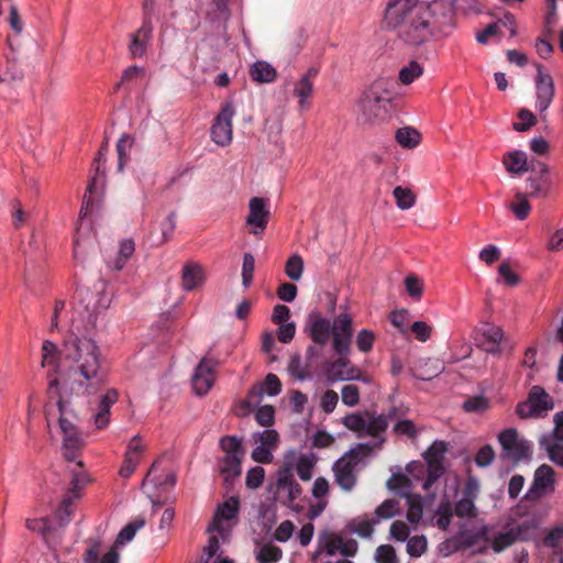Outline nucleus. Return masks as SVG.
Listing matches in <instances>:
<instances>
[{"label": "nucleus", "instance_id": "obj_1", "mask_svg": "<svg viewBox=\"0 0 563 563\" xmlns=\"http://www.w3.org/2000/svg\"><path fill=\"white\" fill-rule=\"evenodd\" d=\"M383 24L396 30L398 37L411 47L430 40L450 36L455 26L453 2H388Z\"/></svg>", "mask_w": 563, "mask_h": 563}, {"label": "nucleus", "instance_id": "obj_2", "mask_svg": "<svg viewBox=\"0 0 563 563\" xmlns=\"http://www.w3.org/2000/svg\"><path fill=\"white\" fill-rule=\"evenodd\" d=\"M70 363L68 379L64 383L65 396H92L107 385V372L97 342L88 335H71L60 351Z\"/></svg>", "mask_w": 563, "mask_h": 563}, {"label": "nucleus", "instance_id": "obj_3", "mask_svg": "<svg viewBox=\"0 0 563 563\" xmlns=\"http://www.w3.org/2000/svg\"><path fill=\"white\" fill-rule=\"evenodd\" d=\"M395 82L391 77H377L361 93L356 102L357 121L375 125L387 122L393 113Z\"/></svg>", "mask_w": 563, "mask_h": 563}, {"label": "nucleus", "instance_id": "obj_4", "mask_svg": "<svg viewBox=\"0 0 563 563\" xmlns=\"http://www.w3.org/2000/svg\"><path fill=\"white\" fill-rule=\"evenodd\" d=\"M397 409L393 408L388 415H376L371 411L353 412L342 419L343 426L356 432L358 437L368 435L379 439L377 448L385 442L384 434L388 428L389 420L396 418Z\"/></svg>", "mask_w": 563, "mask_h": 563}, {"label": "nucleus", "instance_id": "obj_5", "mask_svg": "<svg viewBox=\"0 0 563 563\" xmlns=\"http://www.w3.org/2000/svg\"><path fill=\"white\" fill-rule=\"evenodd\" d=\"M373 451L367 443H360L344 453L332 466L334 481L345 492H351L357 481L360 464Z\"/></svg>", "mask_w": 563, "mask_h": 563}, {"label": "nucleus", "instance_id": "obj_6", "mask_svg": "<svg viewBox=\"0 0 563 563\" xmlns=\"http://www.w3.org/2000/svg\"><path fill=\"white\" fill-rule=\"evenodd\" d=\"M63 455L68 462H76L75 468L70 470V490L76 493L88 483V476L82 470V462L77 460L80 451L85 446V441L77 428L63 432Z\"/></svg>", "mask_w": 563, "mask_h": 563}, {"label": "nucleus", "instance_id": "obj_7", "mask_svg": "<svg viewBox=\"0 0 563 563\" xmlns=\"http://www.w3.org/2000/svg\"><path fill=\"white\" fill-rule=\"evenodd\" d=\"M551 396L540 386H533L526 401L518 404L517 415L521 419L540 418L553 409Z\"/></svg>", "mask_w": 563, "mask_h": 563}, {"label": "nucleus", "instance_id": "obj_8", "mask_svg": "<svg viewBox=\"0 0 563 563\" xmlns=\"http://www.w3.org/2000/svg\"><path fill=\"white\" fill-rule=\"evenodd\" d=\"M339 357L329 362L325 365L324 373L328 382H343V380H361L365 384H371L372 378L367 375H364L361 369L351 365L349 360V354H338Z\"/></svg>", "mask_w": 563, "mask_h": 563}, {"label": "nucleus", "instance_id": "obj_9", "mask_svg": "<svg viewBox=\"0 0 563 563\" xmlns=\"http://www.w3.org/2000/svg\"><path fill=\"white\" fill-rule=\"evenodd\" d=\"M481 494V485L476 477L468 476L465 481L461 497L454 505V514L459 518L475 519L479 511L475 504Z\"/></svg>", "mask_w": 563, "mask_h": 563}, {"label": "nucleus", "instance_id": "obj_10", "mask_svg": "<svg viewBox=\"0 0 563 563\" xmlns=\"http://www.w3.org/2000/svg\"><path fill=\"white\" fill-rule=\"evenodd\" d=\"M446 451L448 445L445 442L434 441L423 454L428 465V475L422 484L424 490H429L432 485L445 473L444 460Z\"/></svg>", "mask_w": 563, "mask_h": 563}, {"label": "nucleus", "instance_id": "obj_11", "mask_svg": "<svg viewBox=\"0 0 563 563\" xmlns=\"http://www.w3.org/2000/svg\"><path fill=\"white\" fill-rule=\"evenodd\" d=\"M498 441L503 448L504 456L514 462L528 459L531 454L530 442L521 438L515 428L501 431Z\"/></svg>", "mask_w": 563, "mask_h": 563}, {"label": "nucleus", "instance_id": "obj_12", "mask_svg": "<svg viewBox=\"0 0 563 563\" xmlns=\"http://www.w3.org/2000/svg\"><path fill=\"white\" fill-rule=\"evenodd\" d=\"M332 329V347L336 354H350L351 341L353 336V318L350 313L343 312L338 314Z\"/></svg>", "mask_w": 563, "mask_h": 563}, {"label": "nucleus", "instance_id": "obj_13", "mask_svg": "<svg viewBox=\"0 0 563 563\" xmlns=\"http://www.w3.org/2000/svg\"><path fill=\"white\" fill-rule=\"evenodd\" d=\"M536 68L537 108L540 111L542 119L545 120V112L551 106L555 95V86L551 75L544 71L542 65L536 64Z\"/></svg>", "mask_w": 563, "mask_h": 563}, {"label": "nucleus", "instance_id": "obj_14", "mask_svg": "<svg viewBox=\"0 0 563 563\" xmlns=\"http://www.w3.org/2000/svg\"><path fill=\"white\" fill-rule=\"evenodd\" d=\"M235 114L232 103H225L211 128V139L220 146H228L232 142V119Z\"/></svg>", "mask_w": 563, "mask_h": 563}, {"label": "nucleus", "instance_id": "obj_15", "mask_svg": "<svg viewBox=\"0 0 563 563\" xmlns=\"http://www.w3.org/2000/svg\"><path fill=\"white\" fill-rule=\"evenodd\" d=\"M554 471L551 466L542 464L536 470L533 484L527 492L525 498L538 500L554 490Z\"/></svg>", "mask_w": 563, "mask_h": 563}, {"label": "nucleus", "instance_id": "obj_16", "mask_svg": "<svg viewBox=\"0 0 563 563\" xmlns=\"http://www.w3.org/2000/svg\"><path fill=\"white\" fill-rule=\"evenodd\" d=\"M119 393L114 388L107 389L92 408L91 420L98 430L106 429L110 423L111 407L118 401Z\"/></svg>", "mask_w": 563, "mask_h": 563}, {"label": "nucleus", "instance_id": "obj_17", "mask_svg": "<svg viewBox=\"0 0 563 563\" xmlns=\"http://www.w3.org/2000/svg\"><path fill=\"white\" fill-rule=\"evenodd\" d=\"M217 365L216 361L207 357L199 362L192 375V388L197 395H206L213 386Z\"/></svg>", "mask_w": 563, "mask_h": 563}, {"label": "nucleus", "instance_id": "obj_18", "mask_svg": "<svg viewBox=\"0 0 563 563\" xmlns=\"http://www.w3.org/2000/svg\"><path fill=\"white\" fill-rule=\"evenodd\" d=\"M269 219V210L264 198L254 197L249 203V214L246 224L251 227L250 232L260 235L267 227Z\"/></svg>", "mask_w": 563, "mask_h": 563}, {"label": "nucleus", "instance_id": "obj_19", "mask_svg": "<svg viewBox=\"0 0 563 563\" xmlns=\"http://www.w3.org/2000/svg\"><path fill=\"white\" fill-rule=\"evenodd\" d=\"M541 448L547 452L548 457L558 466L563 467V426L556 424L551 434L540 439Z\"/></svg>", "mask_w": 563, "mask_h": 563}, {"label": "nucleus", "instance_id": "obj_20", "mask_svg": "<svg viewBox=\"0 0 563 563\" xmlns=\"http://www.w3.org/2000/svg\"><path fill=\"white\" fill-rule=\"evenodd\" d=\"M58 354L59 351L57 349V345L53 343L52 341H44L42 345V366H49L53 365L54 369L47 373V379H48V393L51 395H59L58 389V378H57V362H58Z\"/></svg>", "mask_w": 563, "mask_h": 563}, {"label": "nucleus", "instance_id": "obj_21", "mask_svg": "<svg viewBox=\"0 0 563 563\" xmlns=\"http://www.w3.org/2000/svg\"><path fill=\"white\" fill-rule=\"evenodd\" d=\"M318 75V69L310 67L294 87V95L298 98V104L300 110H307L309 108L308 99L313 93V80Z\"/></svg>", "mask_w": 563, "mask_h": 563}, {"label": "nucleus", "instance_id": "obj_22", "mask_svg": "<svg viewBox=\"0 0 563 563\" xmlns=\"http://www.w3.org/2000/svg\"><path fill=\"white\" fill-rule=\"evenodd\" d=\"M309 335L319 345H325L332 334L331 322L319 313L309 316Z\"/></svg>", "mask_w": 563, "mask_h": 563}, {"label": "nucleus", "instance_id": "obj_23", "mask_svg": "<svg viewBox=\"0 0 563 563\" xmlns=\"http://www.w3.org/2000/svg\"><path fill=\"white\" fill-rule=\"evenodd\" d=\"M239 511V500L238 498H230L224 501L216 511L212 522L209 525L207 531L212 533L217 531L222 534L223 528L221 526V520H231L236 517Z\"/></svg>", "mask_w": 563, "mask_h": 563}, {"label": "nucleus", "instance_id": "obj_24", "mask_svg": "<svg viewBox=\"0 0 563 563\" xmlns=\"http://www.w3.org/2000/svg\"><path fill=\"white\" fill-rule=\"evenodd\" d=\"M504 330L495 324H488L483 330L484 342L482 343L483 350L492 355H499L501 353L500 342L504 340Z\"/></svg>", "mask_w": 563, "mask_h": 563}, {"label": "nucleus", "instance_id": "obj_25", "mask_svg": "<svg viewBox=\"0 0 563 563\" xmlns=\"http://www.w3.org/2000/svg\"><path fill=\"white\" fill-rule=\"evenodd\" d=\"M152 30V25L145 21L143 25L132 34L129 45V51L132 57H142L145 54Z\"/></svg>", "mask_w": 563, "mask_h": 563}, {"label": "nucleus", "instance_id": "obj_26", "mask_svg": "<svg viewBox=\"0 0 563 563\" xmlns=\"http://www.w3.org/2000/svg\"><path fill=\"white\" fill-rule=\"evenodd\" d=\"M202 267L196 263H187L181 272V286L190 291L198 288L203 283Z\"/></svg>", "mask_w": 563, "mask_h": 563}, {"label": "nucleus", "instance_id": "obj_27", "mask_svg": "<svg viewBox=\"0 0 563 563\" xmlns=\"http://www.w3.org/2000/svg\"><path fill=\"white\" fill-rule=\"evenodd\" d=\"M503 164L510 174L521 175L528 172V156L522 151H510L503 157Z\"/></svg>", "mask_w": 563, "mask_h": 563}, {"label": "nucleus", "instance_id": "obj_28", "mask_svg": "<svg viewBox=\"0 0 563 563\" xmlns=\"http://www.w3.org/2000/svg\"><path fill=\"white\" fill-rule=\"evenodd\" d=\"M482 534L484 536L485 541L490 542L492 549L495 553H500L517 541L510 529L490 536L488 527L485 526L482 528Z\"/></svg>", "mask_w": 563, "mask_h": 563}, {"label": "nucleus", "instance_id": "obj_29", "mask_svg": "<svg viewBox=\"0 0 563 563\" xmlns=\"http://www.w3.org/2000/svg\"><path fill=\"white\" fill-rule=\"evenodd\" d=\"M135 251L134 241L131 239L122 240L113 258H108L107 264L114 271H121Z\"/></svg>", "mask_w": 563, "mask_h": 563}, {"label": "nucleus", "instance_id": "obj_30", "mask_svg": "<svg viewBox=\"0 0 563 563\" xmlns=\"http://www.w3.org/2000/svg\"><path fill=\"white\" fill-rule=\"evenodd\" d=\"M242 457L239 454L225 455L220 464V472L225 482H231L241 474Z\"/></svg>", "mask_w": 563, "mask_h": 563}, {"label": "nucleus", "instance_id": "obj_31", "mask_svg": "<svg viewBox=\"0 0 563 563\" xmlns=\"http://www.w3.org/2000/svg\"><path fill=\"white\" fill-rule=\"evenodd\" d=\"M276 69L268 63L258 60L250 68V76L257 82H272L276 78Z\"/></svg>", "mask_w": 563, "mask_h": 563}, {"label": "nucleus", "instance_id": "obj_32", "mask_svg": "<svg viewBox=\"0 0 563 563\" xmlns=\"http://www.w3.org/2000/svg\"><path fill=\"white\" fill-rule=\"evenodd\" d=\"M393 197L397 208L400 210H409L417 202V195L409 187L396 186L393 189Z\"/></svg>", "mask_w": 563, "mask_h": 563}, {"label": "nucleus", "instance_id": "obj_33", "mask_svg": "<svg viewBox=\"0 0 563 563\" xmlns=\"http://www.w3.org/2000/svg\"><path fill=\"white\" fill-rule=\"evenodd\" d=\"M395 137L401 147L413 148L420 143L421 134L415 128L405 126L396 131Z\"/></svg>", "mask_w": 563, "mask_h": 563}, {"label": "nucleus", "instance_id": "obj_34", "mask_svg": "<svg viewBox=\"0 0 563 563\" xmlns=\"http://www.w3.org/2000/svg\"><path fill=\"white\" fill-rule=\"evenodd\" d=\"M23 78V71L14 59H7L0 67V82L13 84Z\"/></svg>", "mask_w": 563, "mask_h": 563}, {"label": "nucleus", "instance_id": "obj_35", "mask_svg": "<svg viewBox=\"0 0 563 563\" xmlns=\"http://www.w3.org/2000/svg\"><path fill=\"white\" fill-rule=\"evenodd\" d=\"M107 151H108V140H106L102 143V145L97 154V157L92 162L95 175L92 176L91 180L89 181V184L87 186L88 192H92L99 178H102L104 176V168L102 167V165L106 161L104 155H106Z\"/></svg>", "mask_w": 563, "mask_h": 563}, {"label": "nucleus", "instance_id": "obj_36", "mask_svg": "<svg viewBox=\"0 0 563 563\" xmlns=\"http://www.w3.org/2000/svg\"><path fill=\"white\" fill-rule=\"evenodd\" d=\"M424 68L417 60L409 62L408 65L400 68L398 79L402 85H410L423 75Z\"/></svg>", "mask_w": 563, "mask_h": 563}, {"label": "nucleus", "instance_id": "obj_37", "mask_svg": "<svg viewBox=\"0 0 563 563\" xmlns=\"http://www.w3.org/2000/svg\"><path fill=\"white\" fill-rule=\"evenodd\" d=\"M454 514V508L449 500L441 501L435 510V525L439 529L445 531Z\"/></svg>", "mask_w": 563, "mask_h": 563}, {"label": "nucleus", "instance_id": "obj_38", "mask_svg": "<svg viewBox=\"0 0 563 563\" xmlns=\"http://www.w3.org/2000/svg\"><path fill=\"white\" fill-rule=\"evenodd\" d=\"M263 387L260 385H254L249 390L246 398L241 402L240 409L241 412L239 415L244 416L247 415L254 407L258 406L263 399Z\"/></svg>", "mask_w": 563, "mask_h": 563}, {"label": "nucleus", "instance_id": "obj_39", "mask_svg": "<svg viewBox=\"0 0 563 563\" xmlns=\"http://www.w3.org/2000/svg\"><path fill=\"white\" fill-rule=\"evenodd\" d=\"M145 526V519L143 517H137L133 521L129 522L118 534L115 540V545L124 544L131 541L136 531L142 529Z\"/></svg>", "mask_w": 563, "mask_h": 563}, {"label": "nucleus", "instance_id": "obj_40", "mask_svg": "<svg viewBox=\"0 0 563 563\" xmlns=\"http://www.w3.org/2000/svg\"><path fill=\"white\" fill-rule=\"evenodd\" d=\"M341 542L342 537L335 533L324 532L320 537V549L324 551L329 556H333L336 553H340Z\"/></svg>", "mask_w": 563, "mask_h": 563}, {"label": "nucleus", "instance_id": "obj_41", "mask_svg": "<svg viewBox=\"0 0 563 563\" xmlns=\"http://www.w3.org/2000/svg\"><path fill=\"white\" fill-rule=\"evenodd\" d=\"M282 556V549L272 543L264 544L256 553V560L260 563H275L279 561Z\"/></svg>", "mask_w": 563, "mask_h": 563}, {"label": "nucleus", "instance_id": "obj_42", "mask_svg": "<svg viewBox=\"0 0 563 563\" xmlns=\"http://www.w3.org/2000/svg\"><path fill=\"white\" fill-rule=\"evenodd\" d=\"M490 407V401L485 396H473L467 398L462 408L468 413H483Z\"/></svg>", "mask_w": 563, "mask_h": 563}, {"label": "nucleus", "instance_id": "obj_43", "mask_svg": "<svg viewBox=\"0 0 563 563\" xmlns=\"http://www.w3.org/2000/svg\"><path fill=\"white\" fill-rule=\"evenodd\" d=\"M377 521H372L367 517H358L353 519L349 527L352 532L358 534L362 538H369L373 534L374 528L373 526Z\"/></svg>", "mask_w": 563, "mask_h": 563}, {"label": "nucleus", "instance_id": "obj_44", "mask_svg": "<svg viewBox=\"0 0 563 563\" xmlns=\"http://www.w3.org/2000/svg\"><path fill=\"white\" fill-rule=\"evenodd\" d=\"M303 272V260L298 254H292L286 262L285 274L291 280H299Z\"/></svg>", "mask_w": 563, "mask_h": 563}, {"label": "nucleus", "instance_id": "obj_45", "mask_svg": "<svg viewBox=\"0 0 563 563\" xmlns=\"http://www.w3.org/2000/svg\"><path fill=\"white\" fill-rule=\"evenodd\" d=\"M404 285L407 294L415 300H420L423 294V282L415 274L405 277Z\"/></svg>", "mask_w": 563, "mask_h": 563}, {"label": "nucleus", "instance_id": "obj_46", "mask_svg": "<svg viewBox=\"0 0 563 563\" xmlns=\"http://www.w3.org/2000/svg\"><path fill=\"white\" fill-rule=\"evenodd\" d=\"M252 437L255 442L271 451L276 448L279 441V435L274 429H267L263 432H255Z\"/></svg>", "mask_w": 563, "mask_h": 563}, {"label": "nucleus", "instance_id": "obj_47", "mask_svg": "<svg viewBox=\"0 0 563 563\" xmlns=\"http://www.w3.org/2000/svg\"><path fill=\"white\" fill-rule=\"evenodd\" d=\"M443 371V367L439 364L438 361L427 360L423 366L418 368V373L415 376L422 380H429L435 376H438Z\"/></svg>", "mask_w": 563, "mask_h": 563}, {"label": "nucleus", "instance_id": "obj_48", "mask_svg": "<svg viewBox=\"0 0 563 563\" xmlns=\"http://www.w3.org/2000/svg\"><path fill=\"white\" fill-rule=\"evenodd\" d=\"M133 145V137L129 134H123L118 143H117V151L119 156V169L122 170L125 163L129 159V153Z\"/></svg>", "mask_w": 563, "mask_h": 563}, {"label": "nucleus", "instance_id": "obj_49", "mask_svg": "<svg viewBox=\"0 0 563 563\" xmlns=\"http://www.w3.org/2000/svg\"><path fill=\"white\" fill-rule=\"evenodd\" d=\"M398 512H399L398 501L395 499H387L375 509V516L377 518L376 521L378 522L379 520L393 518Z\"/></svg>", "mask_w": 563, "mask_h": 563}, {"label": "nucleus", "instance_id": "obj_50", "mask_svg": "<svg viewBox=\"0 0 563 563\" xmlns=\"http://www.w3.org/2000/svg\"><path fill=\"white\" fill-rule=\"evenodd\" d=\"M376 334L374 331L362 329L356 335L355 344L361 352L368 353L373 349Z\"/></svg>", "mask_w": 563, "mask_h": 563}, {"label": "nucleus", "instance_id": "obj_51", "mask_svg": "<svg viewBox=\"0 0 563 563\" xmlns=\"http://www.w3.org/2000/svg\"><path fill=\"white\" fill-rule=\"evenodd\" d=\"M510 209L519 220H525L531 209L527 195L518 192L516 195V201L510 205Z\"/></svg>", "mask_w": 563, "mask_h": 563}, {"label": "nucleus", "instance_id": "obj_52", "mask_svg": "<svg viewBox=\"0 0 563 563\" xmlns=\"http://www.w3.org/2000/svg\"><path fill=\"white\" fill-rule=\"evenodd\" d=\"M518 118L521 122H515L512 124L514 130L517 132L528 131L537 124V117L528 109L519 110Z\"/></svg>", "mask_w": 563, "mask_h": 563}, {"label": "nucleus", "instance_id": "obj_53", "mask_svg": "<svg viewBox=\"0 0 563 563\" xmlns=\"http://www.w3.org/2000/svg\"><path fill=\"white\" fill-rule=\"evenodd\" d=\"M220 448L227 453V455L239 454L243 456L241 440L235 435H225L220 439Z\"/></svg>", "mask_w": 563, "mask_h": 563}, {"label": "nucleus", "instance_id": "obj_54", "mask_svg": "<svg viewBox=\"0 0 563 563\" xmlns=\"http://www.w3.org/2000/svg\"><path fill=\"white\" fill-rule=\"evenodd\" d=\"M528 183L531 188V197H547L552 185L549 178H529Z\"/></svg>", "mask_w": 563, "mask_h": 563}, {"label": "nucleus", "instance_id": "obj_55", "mask_svg": "<svg viewBox=\"0 0 563 563\" xmlns=\"http://www.w3.org/2000/svg\"><path fill=\"white\" fill-rule=\"evenodd\" d=\"M393 431L397 435H406L410 439H415L419 430L413 423V421L409 419H399L394 424Z\"/></svg>", "mask_w": 563, "mask_h": 563}, {"label": "nucleus", "instance_id": "obj_56", "mask_svg": "<svg viewBox=\"0 0 563 563\" xmlns=\"http://www.w3.org/2000/svg\"><path fill=\"white\" fill-rule=\"evenodd\" d=\"M563 541V522L552 527L543 538V544L547 548H559Z\"/></svg>", "mask_w": 563, "mask_h": 563}, {"label": "nucleus", "instance_id": "obj_57", "mask_svg": "<svg viewBox=\"0 0 563 563\" xmlns=\"http://www.w3.org/2000/svg\"><path fill=\"white\" fill-rule=\"evenodd\" d=\"M427 550V539L423 536H415L408 539L407 552L411 558L421 556Z\"/></svg>", "mask_w": 563, "mask_h": 563}, {"label": "nucleus", "instance_id": "obj_58", "mask_svg": "<svg viewBox=\"0 0 563 563\" xmlns=\"http://www.w3.org/2000/svg\"><path fill=\"white\" fill-rule=\"evenodd\" d=\"M489 15L495 19L494 23H498V29L500 26L509 27L510 36L517 35V29L515 23V16L509 12H489Z\"/></svg>", "mask_w": 563, "mask_h": 563}, {"label": "nucleus", "instance_id": "obj_59", "mask_svg": "<svg viewBox=\"0 0 563 563\" xmlns=\"http://www.w3.org/2000/svg\"><path fill=\"white\" fill-rule=\"evenodd\" d=\"M537 525L534 520H525L512 528L510 530L515 534L516 540L526 541L530 538L531 532L536 529Z\"/></svg>", "mask_w": 563, "mask_h": 563}, {"label": "nucleus", "instance_id": "obj_60", "mask_svg": "<svg viewBox=\"0 0 563 563\" xmlns=\"http://www.w3.org/2000/svg\"><path fill=\"white\" fill-rule=\"evenodd\" d=\"M342 402L349 407H355L360 402V388L349 384L341 389Z\"/></svg>", "mask_w": 563, "mask_h": 563}, {"label": "nucleus", "instance_id": "obj_61", "mask_svg": "<svg viewBox=\"0 0 563 563\" xmlns=\"http://www.w3.org/2000/svg\"><path fill=\"white\" fill-rule=\"evenodd\" d=\"M288 372L298 380H303L309 376L307 367L302 365L299 355H292L288 363Z\"/></svg>", "mask_w": 563, "mask_h": 563}, {"label": "nucleus", "instance_id": "obj_62", "mask_svg": "<svg viewBox=\"0 0 563 563\" xmlns=\"http://www.w3.org/2000/svg\"><path fill=\"white\" fill-rule=\"evenodd\" d=\"M375 559L377 563H398L396 551L390 544H383L376 549Z\"/></svg>", "mask_w": 563, "mask_h": 563}, {"label": "nucleus", "instance_id": "obj_63", "mask_svg": "<svg viewBox=\"0 0 563 563\" xmlns=\"http://www.w3.org/2000/svg\"><path fill=\"white\" fill-rule=\"evenodd\" d=\"M478 257L482 262L490 266L500 260L501 252L496 245L489 244L479 251Z\"/></svg>", "mask_w": 563, "mask_h": 563}, {"label": "nucleus", "instance_id": "obj_64", "mask_svg": "<svg viewBox=\"0 0 563 563\" xmlns=\"http://www.w3.org/2000/svg\"><path fill=\"white\" fill-rule=\"evenodd\" d=\"M432 331V327L424 321H415L411 324V332L420 342H427L431 338Z\"/></svg>", "mask_w": 563, "mask_h": 563}]
</instances>
